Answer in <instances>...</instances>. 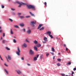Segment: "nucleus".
<instances>
[{
	"instance_id": "obj_18",
	"label": "nucleus",
	"mask_w": 76,
	"mask_h": 76,
	"mask_svg": "<svg viewBox=\"0 0 76 76\" xmlns=\"http://www.w3.org/2000/svg\"><path fill=\"white\" fill-rule=\"evenodd\" d=\"M8 58L9 60H11V57H10V56H8Z\"/></svg>"
},
{
	"instance_id": "obj_40",
	"label": "nucleus",
	"mask_w": 76,
	"mask_h": 76,
	"mask_svg": "<svg viewBox=\"0 0 76 76\" xmlns=\"http://www.w3.org/2000/svg\"><path fill=\"white\" fill-rule=\"evenodd\" d=\"M75 70H76V67L75 68L73 69V71H75Z\"/></svg>"
},
{
	"instance_id": "obj_5",
	"label": "nucleus",
	"mask_w": 76,
	"mask_h": 76,
	"mask_svg": "<svg viewBox=\"0 0 76 76\" xmlns=\"http://www.w3.org/2000/svg\"><path fill=\"white\" fill-rule=\"evenodd\" d=\"M29 53L31 55H33L34 54V52L31 50H30L29 51Z\"/></svg>"
},
{
	"instance_id": "obj_25",
	"label": "nucleus",
	"mask_w": 76,
	"mask_h": 76,
	"mask_svg": "<svg viewBox=\"0 0 76 76\" xmlns=\"http://www.w3.org/2000/svg\"><path fill=\"white\" fill-rule=\"evenodd\" d=\"M49 37H50V38H51L53 39V36H52V35L50 34V35H49Z\"/></svg>"
},
{
	"instance_id": "obj_21",
	"label": "nucleus",
	"mask_w": 76,
	"mask_h": 76,
	"mask_svg": "<svg viewBox=\"0 0 76 76\" xmlns=\"http://www.w3.org/2000/svg\"><path fill=\"white\" fill-rule=\"evenodd\" d=\"M4 70L5 72L7 74V75H8L9 74V73L7 71V70L6 69H4Z\"/></svg>"
},
{
	"instance_id": "obj_38",
	"label": "nucleus",
	"mask_w": 76,
	"mask_h": 76,
	"mask_svg": "<svg viewBox=\"0 0 76 76\" xmlns=\"http://www.w3.org/2000/svg\"><path fill=\"white\" fill-rule=\"evenodd\" d=\"M44 4H45V6H47V2H45L44 3Z\"/></svg>"
},
{
	"instance_id": "obj_30",
	"label": "nucleus",
	"mask_w": 76,
	"mask_h": 76,
	"mask_svg": "<svg viewBox=\"0 0 76 76\" xmlns=\"http://www.w3.org/2000/svg\"><path fill=\"white\" fill-rule=\"evenodd\" d=\"M26 42H28V43L30 42L29 41H28V39H26Z\"/></svg>"
},
{
	"instance_id": "obj_52",
	"label": "nucleus",
	"mask_w": 76,
	"mask_h": 76,
	"mask_svg": "<svg viewBox=\"0 0 76 76\" xmlns=\"http://www.w3.org/2000/svg\"><path fill=\"white\" fill-rule=\"evenodd\" d=\"M28 66H31V65H30V64H27Z\"/></svg>"
},
{
	"instance_id": "obj_29",
	"label": "nucleus",
	"mask_w": 76,
	"mask_h": 76,
	"mask_svg": "<svg viewBox=\"0 0 76 76\" xmlns=\"http://www.w3.org/2000/svg\"><path fill=\"white\" fill-rule=\"evenodd\" d=\"M6 48L7 50H10V48H8L7 47H6Z\"/></svg>"
},
{
	"instance_id": "obj_53",
	"label": "nucleus",
	"mask_w": 76,
	"mask_h": 76,
	"mask_svg": "<svg viewBox=\"0 0 76 76\" xmlns=\"http://www.w3.org/2000/svg\"><path fill=\"white\" fill-rule=\"evenodd\" d=\"M18 15H21V13H18Z\"/></svg>"
},
{
	"instance_id": "obj_62",
	"label": "nucleus",
	"mask_w": 76,
	"mask_h": 76,
	"mask_svg": "<svg viewBox=\"0 0 76 76\" xmlns=\"http://www.w3.org/2000/svg\"><path fill=\"white\" fill-rule=\"evenodd\" d=\"M1 29V27L0 26V29Z\"/></svg>"
},
{
	"instance_id": "obj_10",
	"label": "nucleus",
	"mask_w": 76,
	"mask_h": 76,
	"mask_svg": "<svg viewBox=\"0 0 76 76\" xmlns=\"http://www.w3.org/2000/svg\"><path fill=\"white\" fill-rule=\"evenodd\" d=\"M44 40L46 42H48V39L46 37H45L44 38Z\"/></svg>"
},
{
	"instance_id": "obj_59",
	"label": "nucleus",
	"mask_w": 76,
	"mask_h": 76,
	"mask_svg": "<svg viewBox=\"0 0 76 76\" xmlns=\"http://www.w3.org/2000/svg\"><path fill=\"white\" fill-rule=\"evenodd\" d=\"M13 15H15V13L13 12Z\"/></svg>"
},
{
	"instance_id": "obj_64",
	"label": "nucleus",
	"mask_w": 76,
	"mask_h": 76,
	"mask_svg": "<svg viewBox=\"0 0 76 76\" xmlns=\"http://www.w3.org/2000/svg\"><path fill=\"white\" fill-rule=\"evenodd\" d=\"M66 76H70V75L68 76V75H66Z\"/></svg>"
},
{
	"instance_id": "obj_54",
	"label": "nucleus",
	"mask_w": 76,
	"mask_h": 76,
	"mask_svg": "<svg viewBox=\"0 0 76 76\" xmlns=\"http://www.w3.org/2000/svg\"><path fill=\"white\" fill-rule=\"evenodd\" d=\"M55 58V56H54L53 58V59H54V58Z\"/></svg>"
},
{
	"instance_id": "obj_23",
	"label": "nucleus",
	"mask_w": 76,
	"mask_h": 76,
	"mask_svg": "<svg viewBox=\"0 0 76 76\" xmlns=\"http://www.w3.org/2000/svg\"><path fill=\"white\" fill-rule=\"evenodd\" d=\"M10 32L11 34H13V31H12V29H10Z\"/></svg>"
},
{
	"instance_id": "obj_15",
	"label": "nucleus",
	"mask_w": 76,
	"mask_h": 76,
	"mask_svg": "<svg viewBox=\"0 0 76 76\" xmlns=\"http://www.w3.org/2000/svg\"><path fill=\"white\" fill-rule=\"evenodd\" d=\"M70 64H71V62H69L66 64V66H69V65H70Z\"/></svg>"
},
{
	"instance_id": "obj_11",
	"label": "nucleus",
	"mask_w": 76,
	"mask_h": 76,
	"mask_svg": "<svg viewBox=\"0 0 76 76\" xmlns=\"http://www.w3.org/2000/svg\"><path fill=\"white\" fill-rule=\"evenodd\" d=\"M17 73L19 75L20 74H21V73H22V72H20V70H19L18 71H17Z\"/></svg>"
},
{
	"instance_id": "obj_37",
	"label": "nucleus",
	"mask_w": 76,
	"mask_h": 76,
	"mask_svg": "<svg viewBox=\"0 0 76 76\" xmlns=\"http://www.w3.org/2000/svg\"><path fill=\"white\" fill-rule=\"evenodd\" d=\"M4 42H5V40H2V43H3V44H4Z\"/></svg>"
},
{
	"instance_id": "obj_61",
	"label": "nucleus",
	"mask_w": 76,
	"mask_h": 76,
	"mask_svg": "<svg viewBox=\"0 0 76 76\" xmlns=\"http://www.w3.org/2000/svg\"><path fill=\"white\" fill-rule=\"evenodd\" d=\"M58 55H60V53H58Z\"/></svg>"
},
{
	"instance_id": "obj_3",
	"label": "nucleus",
	"mask_w": 76,
	"mask_h": 76,
	"mask_svg": "<svg viewBox=\"0 0 76 76\" xmlns=\"http://www.w3.org/2000/svg\"><path fill=\"white\" fill-rule=\"evenodd\" d=\"M15 2L16 3H18V4H20V5L18 6V7H20L22 4H25V3L23 2H21V3H20L18 1H16Z\"/></svg>"
},
{
	"instance_id": "obj_20",
	"label": "nucleus",
	"mask_w": 76,
	"mask_h": 76,
	"mask_svg": "<svg viewBox=\"0 0 76 76\" xmlns=\"http://www.w3.org/2000/svg\"><path fill=\"white\" fill-rule=\"evenodd\" d=\"M44 27H43L39 29V31H42V30H44Z\"/></svg>"
},
{
	"instance_id": "obj_6",
	"label": "nucleus",
	"mask_w": 76,
	"mask_h": 76,
	"mask_svg": "<svg viewBox=\"0 0 76 76\" xmlns=\"http://www.w3.org/2000/svg\"><path fill=\"white\" fill-rule=\"evenodd\" d=\"M27 33L28 34H30L31 33V30L30 29H28L27 31Z\"/></svg>"
},
{
	"instance_id": "obj_26",
	"label": "nucleus",
	"mask_w": 76,
	"mask_h": 76,
	"mask_svg": "<svg viewBox=\"0 0 76 76\" xmlns=\"http://www.w3.org/2000/svg\"><path fill=\"white\" fill-rule=\"evenodd\" d=\"M14 27L16 28H19V27L17 25L14 26Z\"/></svg>"
},
{
	"instance_id": "obj_43",
	"label": "nucleus",
	"mask_w": 76,
	"mask_h": 76,
	"mask_svg": "<svg viewBox=\"0 0 76 76\" xmlns=\"http://www.w3.org/2000/svg\"><path fill=\"white\" fill-rule=\"evenodd\" d=\"M1 7L2 9H3V8H4V6H3V5H2Z\"/></svg>"
},
{
	"instance_id": "obj_28",
	"label": "nucleus",
	"mask_w": 76,
	"mask_h": 76,
	"mask_svg": "<svg viewBox=\"0 0 76 76\" xmlns=\"http://www.w3.org/2000/svg\"><path fill=\"white\" fill-rule=\"evenodd\" d=\"M13 42L14 43H16V40H15V39H13Z\"/></svg>"
},
{
	"instance_id": "obj_44",
	"label": "nucleus",
	"mask_w": 76,
	"mask_h": 76,
	"mask_svg": "<svg viewBox=\"0 0 76 76\" xmlns=\"http://www.w3.org/2000/svg\"><path fill=\"white\" fill-rule=\"evenodd\" d=\"M42 42H43V44H46V42L45 41V42H44L43 41Z\"/></svg>"
},
{
	"instance_id": "obj_63",
	"label": "nucleus",
	"mask_w": 76,
	"mask_h": 76,
	"mask_svg": "<svg viewBox=\"0 0 76 76\" xmlns=\"http://www.w3.org/2000/svg\"><path fill=\"white\" fill-rule=\"evenodd\" d=\"M10 0H8V1L10 2Z\"/></svg>"
},
{
	"instance_id": "obj_48",
	"label": "nucleus",
	"mask_w": 76,
	"mask_h": 76,
	"mask_svg": "<svg viewBox=\"0 0 76 76\" xmlns=\"http://www.w3.org/2000/svg\"><path fill=\"white\" fill-rule=\"evenodd\" d=\"M46 56H49V53H47L46 55Z\"/></svg>"
},
{
	"instance_id": "obj_2",
	"label": "nucleus",
	"mask_w": 76,
	"mask_h": 76,
	"mask_svg": "<svg viewBox=\"0 0 76 76\" xmlns=\"http://www.w3.org/2000/svg\"><path fill=\"white\" fill-rule=\"evenodd\" d=\"M20 50L19 47H18L17 51L16 52V54L18 56H20Z\"/></svg>"
},
{
	"instance_id": "obj_50",
	"label": "nucleus",
	"mask_w": 76,
	"mask_h": 76,
	"mask_svg": "<svg viewBox=\"0 0 76 76\" xmlns=\"http://www.w3.org/2000/svg\"><path fill=\"white\" fill-rule=\"evenodd\" d=\"M5 36V34L4 33H3V37H4Z\"/></svg>"
},
{
	"instance_id": "obj_47",
	"label": "nucleus",
	"mask_w": 76,
	"mask_h": 76,
	"mask_svg": "<svg viewBox=\"0 0 76 76\" xmlns=\"http://www.w3.org/2000/svg\"><path fill=\"white\" fill-rule=\"evenodd\" d=\"M66 51H67L69 49H68V48H67V47H66Z\"/></svg>"
},
{
	"instance_id": "obj_8",
	"label": "nucleus",
	"mask_w": 76,
	"mask_h": 76,
	"mask_svg": "<svg viewBox=\"0 0 76 76\" xmlns=\"http://www.w3.org/2000/svg\"><path fill=\"white\" fill-rule=\"evenodd\" d=\"M51 34V31H49L47 32L46 33H45V34H47V35H50Z\"/></svg>"
},
{
	"instance_id": "obj_57",
	"label": "nucleus",
	"mask_w": 76,
	"mask_h": 76,
	"mask_svg": "<svg viewBox=\"0 0 76 76\" xmlns=\"http://www.w3.org/2000/svg\"><path fill=\"white\" fill-rule=\"evenodd\" d=\"M71 75H72V76H74L72 74Z\"/></svg>"
},
{
	"instance_id": "obj_49",
	"label": "nucleus",
	"mask_w": 76,
	"mask_h": 76,
	"mask_svg": "<svg viewBox=\"0 0 76 76\" xmlns=\"http://www.w3.org/2000/svg\"><path fill=\"white\" fill-rule=\"evenodd\" d=\"M64 47H65V48H66V47H66V45L65 44H64Z\"/></svg>"
},
{
	"instance_id": "obj_19",
	"label": "nucleus",
	"mask_w": 76,
	"mask_h": 76,
	"mask_svg": "<svg viewBox=\"0 0 76 76\" xmlns=\"http://www.w3.org/2000/svg\"><path fill=\"white\" fill-rule=\"evenodd\" d=\"M34 61H37V57H34Z\"/></svg>"
},
{
	"instance_id": "obj_46",
	"label": "nucleus",
	"mask_w": 76,
	"mask_h": 76,
	"mask_svg": "<svg viewBox=\"0 0 76 76\" xmlns=\"http://www.w3.org/2000/svg\"><path fill=\"white\" fill-rule=\"evenodd\" d=\"M4 65H5V66H6V67H7V66H8L7 65V64H4Z\"/></svg>"
},
{
	"instance_id": "obj_35",
	"label": "nucleus",
	"mask_w": 76,
	"mask_h": 76,
	"mask_svg": "<svg viewBox=\"0 0 76 76\" xmlns=\"http://www.w3.org/2000/svg\"><path fill=\"white\" fill-rule=\"evenodd\" d=\"M57 60L58 61H61V59H60V58H58L57 59Z\"/></svg>"
},
{
	"instance_id": "obj_31",
	"label": "nucleus",
	"mask_w": 76,
	"mask_h": 76,
	"mask_svg": "<svg viewBox=\"0 0 76 76\" xmlns=\"http://www.w3.org/2000/svg\"><path fill=\"white\" fill-rule=\"evenodd\" d=\"M61 75H62V76H66V75L64 74L61 73Z\"/></svg>"
},
{
	"instance_id": "obj_12",
	"label": "nucleus",
	"mask_w": 76,
	"mask_h": 76,
	"mask_svg": "<svg viewBox=\"0 0 76 76\" xmlns=\"http://www.w3.org/2000/svg\"><path fill=\"white\" fill-rule=\"evenodd\" d=\"M43 25L42 24H40L39 26L37 29H39V28H40L41 27V26H42Z\"/></svg>"
},
{
	"instance_id": "obj_58",
	"label": "nucleus",
	"mask_w": 76,
	"mask_h": 76,
	"mask_svg": "<svg viewBox=\"0 0 76 76\" xmlns=\"http://www.w3.org/2000/svg\"><path fill=\"white\" fill-rule=\"evenodd\" d=\"M1 39L2 40L3 39V38H2V37H1Z\"/></svg>"
},
{
	"instance_id": "obj_60",
	"label": "nucleus",
	"mask_w": 76,
	"mask_h": 76,
	"mask_svg": "<svg viewBox=\"0 0 76 76\" xmlns=\"http://www.w3.org/2000/svg\"><path fill=\"white\" fill-rule=\"evenodd\" d=\"M7 60L8 62H9V60H8V59H7Z\"/></svg>"
},
{
	"instance_id": "obj_7",
	"label": "nucleus",
	"mask_w": 76,
	"mask_h": 76,
	"mask_svg": "<svg viewBox=\"0 0 76 76\" xmlns=\"http://www.w3.org/2000/svg\"><path fill=\"white\" fill-rule=\"evenodd\" d=\"M23 46L25 48H26L27 47V45H26V43H24L23 45H22V47H23Z\"/></svg>"
},
{
	"instance_id": "obj_32",
	"label": "nucleus",
	"mask_w": 76,
	"mask_h": 76,
	"mask_svg": "<svg viewBox=\"0 0 76 76\" xmlns=\"http://www.w3.org/2000/svg\"><path fill=\"white\" fill-rule=\"evenodd\" d=\"M43 56V55L42 54L40 56V58H42V57Z\"/></svg>"
},
{
	"instance_id": "obj_41",
	"label": "nucleus",
	"mask_w": 76,
	"mask_h": 76,
	"mask_svg": "<svg viewBox=\"0 0 76 76\" xmlns=\"http://www.w3.org/2000/svg\"><path fill=\"white\" fill-rule=\"evenodd\" d=\"M50 53H51V54H52V55H53V56H54V53L53 52H50Z\"/></svg>"
},
{
	"instance_id": "obj_9",
	"label": "nucleus",
	"mask_w": 76,
	"mask_h": 76,
	"mask_svg": "<svg viewBox=\"0 0 76 76\" xmlns=\"http://www.w3.org/2000/svg\"><path fill=\"white\" fill-rule=\"evenodd\" d=\"M33 48L34 50H35L36 51H38V48L36 46H34Z\"/></svg>"
},
{
	"instance_id": "obj_16",
	"label": "nucleus",
	"mask_w": 76,
	"mask_h": 76,
	"mask_svg": "<svg viewBox=\"0 0 76 76\" xmlns=\"http://www.w3.org/2000/svg\"><path fill=\"white\" fill-rule=\"evenodd\" d=\"M20 26H22V27L24 26V24L23 23H21L20 24Z\"/></svg>"
},
{
	"instance_id": "obj_56",
	"label": "nucleus",
	"mask_w": 76,
	"mask_h": 76,
	"mask_svg": "<svg viewBox=\"0 0 76 76\" xmlns=\"http://www.w3.org/2000/svg\"><path fill=\"white\" fill-rule=\"evenodd\" d=\"M1 58V60H3V59H2V58H1H1Z\"/></svg>"
},
{
	"instance_id": "obj_17",
	"label": "nucleus",
	"mask_w": 76,
	"mask_h": 76,
	"mask_svg": "<svg viewBox=\"0 0 76 76\" xmlns=\"http://www.w3.org/2000/svg\"><path fill=\"white\" fill-rule=\"evenodd\" d=\"M29 13L30 14L31 16H35V15H34V14L32 13L31 12H29Z\"/></svg>"
},
{
	"instance_id": "obj_24",
	"label": "nucleus",
	"mask_w": 76,
	"mask_h": 76,
	"mask_svg": "<svg viewBox=\"0 0 76 76\" xmlns=\"http://www.w3.org/2000/svg\"><path fill=\"white\" fill-rule=\"evenodd\" d=\"M20 18H21V19H23L24 18V16H20Z\"/></svg>"
},
{
	"instance_id": "obj_34",
	"label": "nucleus",
	"mask_w": 76,
	"mask_h": 76,
	"mask_svg": "<svg viewBox=\"0 0 76 76\" xmlns=\"http://www.w3.org/2000/svg\"><path fill=\"white\" fill-rule=\"evenodd\" d=\"M11 10H12V11H15V9L13 8H11Z\"/></svg>"
},
{
	"instance_id": "obj_14",
	"label": "nucleus",
	"mask_w": 76,
	"mask_h": 76,
	"mask_svg": "<svg viewBox=\"0 0 76 76\" xmlns=\"http://www.w3.org/2000/svg\"><path fill=\"white\" fill-rule=\"evenodd\" d=\"M33 43L35 44H38V42L37 40H35L34 41Z\"/></svg>"
},
{
	"instance_id": "obj_51",
	"label": "nucleus",
	"mask_w": 76,
	"mask_h": 76,
	"mask_svg": "<svg viewBox=\"0 0 76 76\" xmlns=\"http://www.w3.org/2000/svg\"><path fill=\"white\" fill-rule=\"evenodd\" d=\"M75 73H74V72H73V71H72V74H73Z\"/></svg>"
},
{
	"instance_id": "obj_33",
	"label": "nucleus",
	"mask_w": 76,
	"mask_h": 76,
	"mask_svg": "<svg viewBox=\"0 0 76 76\" xmlns=\"http://www.w3.org/2000/svg\"><path fill=\"white\" fill-rule=\"evenodd\" d=\"M9 20L10 22H13V20L10 18H9Z\"/></svg>"
},
{
	"instance_id": "obj_45",
	"label": "nucleus",
	"mask_w": 76,
	"mask_h": 76,
	"mask_svg": "<svg viewBox=\"0 0 76 76\" xmlns=\"http://www.w3.org/2000/svg\"><path fill=\"white\" fill-rule=\"evenodd\" d=\"M23 31H24V32H25L26 31V30H25V29L24 28L23 29Z\"/></svg>"
},
{
	"instance_id": "obj_13",
	"label": "nucleus",
	"mask_w": 76,
	"mask_h": 76,
	"mask_svg": "<svg viewBox=\"0 0 76 76\" xmlns=\"http://www.w3.org/2000/svg\"><path fill=\"white\" fill-rule=\"evenodd\" d=\"M41 46V44H38L36 45V47H40Z\"/></svg>"
},
{
	"instance_id": "obj_36",
	"label": "nucleus",
	"mask_w": 76,
	"mask_h": 76,
	"mask_svg": "<svg viewBox=\"0 0 76 76\" xmlns=\"http://www.w3.org/2000/svg\"><path fill=\"white\" fill-rule=\"evenodd\" d=\"M26 18H30V17H31V16H26Z\"/></svg>"
},
{
	"instance_id": "obj_1",
	"label": "nucleus",
	"mask_w": 76,
	"mask_h": 76,
	"mask_svg": "<svg viewBox=\"0 0 76 76\" xmlns=\"http://www.w3.org/2000/svg\"><path fill=\"white\" fill-rule=\"evenodd\" d=\"M27 7H28V9H32L33 10H35V7H34L33 5H27Z\"/></svg>"
},
{
	"instance_id": "obj_4",
	"label": "nucleus",
	"mask_w": 76,
	"mask_h": 76,
	"mask_svg": "<svg viewBox=\"0 0 76 76\" xmlns=\"http://www.w3.org/2000/svg\"><path fill=\"white\" fill-rule=\"evenodd\" d=\"M31 23L32 25V26H33V27H34V26H35L34 25L36 24V23H37V22H36V21H31Z\"/></svg>"
},
{
	"instance_id": "obj_39",
	"label": "nucleus",
	"mask_w": 76,
	"mask_h": 76,
	"mask_svg": "<svg viewBox=\"0 0 76 76\" xmlns=\"http://www.w3.org/2000/svg\"><path fill=\"white\" fill-rule=\"evenodd\" d=\"M21 59L22 60H24V58L23 57L21 58Z\"/></svg>"
},
{
	"instance_id": "obj_55",
	"label": "nucleus",
	"mask_w": 76,
	"mask_h": 76,
	"mask_svg": "<svg viewBox=\"0 0 76 76\" xmlns=\"http://www.w3.org/2000/svg\"><path fill=\"white\" fill-rule=\"evenodd\" d=\"M2 31V30H0V32H1Z\"/></svg>"
},
{
	"instance_id": "obj_27",
	"label": "nucleus",
	"mask_w": 76,
	"mask_h": 76,
	"mask_svg": "<svg viewBox=\"0 0 76 76\" xmlns=\"http://www.w3.org/2000/svg\"><path fill=\"white\" fill-rule=\"evenodd\" d=\"M57 64L58 66H61V64L59 63H57Z\"/></svg>"
},
{
	"instance_id": "obj_22",
	"label": "nucleus",
	"mask_w": 76,
	"mask_h": 76,
	"mask_svg": "<svg viewBox=\"0 0 76 76\" xmlns=\"http://www.w3.org/2000/svg\"><path fill=\"white\" fill-rule=\"evenodd\" d=\"M52 51L53 52H54L55 51V50L54 49V48H52Z\"/></svg>"
},
{
	"instance_id": "obj_42",
	"label": "nucleus",
	"mask_w": 76,
	"mask_h": 76,
	"mask_svg": "<svg viewBox=\"0 0 76 76\" xmlns=\"http://www.w3.org/2000/svg\"><path fill=\"white\" fill-rule=\"evenodd\" d=\"M39 54L37 55V58H38V57H39Z\"/></svg>"
}]
</instances>
